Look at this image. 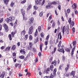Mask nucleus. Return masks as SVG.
Returning a JSON list of instances; mask_svg holds the SVG:
<instances>
[{
    "label": "nucleus",
    "mask_w": 78,
    "mask_h": 78,
    "mask_svg": "<svg viewBox=\"0 0 78 78\" xmlns=\"http://www.w3.org/2000/svg\"><path fill=\"white\" fill-rule=\"evenodd\" d=\"M76 41H74L73 42L72 44H71L70 45V47H71V48H72V47L73 46V48H75L76 47Z\"/></svg>",
    "instance_id": "obj_1"
},
{
    "label": "nucleus",
    "mask_w": 78,
    "mask_h": 78,
    "mask_svg": "<svg viewBox=\"0 0 78 78\" xmlns=\"http://www.w3.org/2000/svg\"><path fill=\"white\" fill-rule=\"evenodd\" d=\"M7 22V23H9V22H12V18L11 17H10L9 18H8L6 20H5Z\"/></svg>",
    "instance_id": "obj_2"
},
{
    "label": "nucleus",
    "mask_w": 78,
    "mask_h": 78,
    "mask_svg": "<svg viewBox=\"0 0 78 78\" xmlns=\"http://www.w3.org/2000/svg\"><path fill=\"white\" fill-rule=\"evenodd\" d=\"M3 27L6 30V32H8V26L6 24L4 23L3 25Z\"/></svg>",
    "instance_id": "obj_3"
},
{
    "label": "nucleus",
    "mask_w": 78,
    "mask_h": 78,
    "mask_svg": "<svg viewBox=\"0 0 78 78\" xmlns=\"http://www.w3.org/2000/svg\"><path fill=\"white\" fill-rule=\"evenodd\" d=\"M58 51H59V52H62V53H64V48H61L60 49H58Z\"/></svg>",
    "instance_id": "obj_4"
},
{
    "label": "nucleus",
    "mask_w": 78,
    "mask_h": 78,
    "mask_svg": "<svg viewBox=\"0 0 78 78\" xmlns=\"http://www.w3.org/2000/svg\"><path fill=\"white\" fill-rule=\"evenodd\" d=\"M34 20V18H31L29 20V22L30 23H33V20Z\"/></svg>",
    "instance_id": "obj_5"
},
{
    "label": "nucleus",
    "mask_w": 78,
    "mask_h": 78,
    "mask_svg": "<svg viewBox=\"0 0 78 78\" xmlns=\"http://www.w3.org/2000/svg\"><path fill=\"white\" fill-rule=\"evenodd\" d=\"M29 45H28L27 46V48L28 50H31V48H32L31 47H32L31 43H29Z\"/></svg>",
    "instance_id": "obj_6"
},
{
    "label": "nucleus",
    "mask_w": 78,
    "mask_h": 78,
    "mask_svg": "<svg viewBox=\"0 0 78 78\" xmlns=\"http://www.w3.org/2000/svg\"><path fill=\"white\" fill-rule=\"evenodd\" d=\"M66 30H67V28H66V27L65 26H64L62 28V33L63 35H64V32H66Z\"/></svg>",
    "instance_id": "obj_7"
},
{
    "label": "nucleus",
    "mask_w": 78,
    "mask_h": 78,
    "mask_svg": "<svg viewBox=\"0 0 78 78\" xmlns=\"http://www.w3.org/2000/svg\"><path fill=\"white\" fill-rule=\"evenodd\" d=\"M21 12L22 13V14L23 16H24L25 14V9H21Z\"/></svg>",
    "instance_id": "obj_8"
},
{
    "label": "nucleus",
    "mask_w": 78,
    "mask_h": 78,
    "mask_svg": "<svg viewBox=\"0 0 78 78\" xmlns=\"http://www.w3.org/2000/svg\"><path fill=\"white\" fill-rule=\"evenodd\" d=\"M75 24H74V22L72 21L70 24V28H72L74 26Z\"/></svg>",
    "instance_id": "obj_9"
},
{
    "label": "nucleus",
    "mask_w": 78,
    "mask_h": 78,
    "mask_svg": "<svg viewBox=\"0 0 78 78\" xmlns=\"http://www.w3.org/2000/svg\"><path fill=\"white\" fill-rule=\"evenodd\" d=\"M20 53H22V54H23V55H24V54H25V53L26 52H25V49H21L20 51Z\"/></svg>",
    "instance_id": "obj_10"
},
{
    "label": "nucleus",
    "mask_w": 78,
    "mask_h": 78,
    "mask_svg": "<svg viewBox=\"0 0 78 78\" xmlns=\"http://www.w3.org/2000/svg\"><path fill=\"white\" fill-rule=\"evenodd\" d=\"M57 69L56 68H55L54 70L53 71V74L54 75V76H56V71H57Z\"/></svg>",
    "instance_id": "obj_11"
},
{
    "label": "nucleus",
    "mask_w": 78,
    "mask_h": 78,
    "mask_svg": "<svg viewBox=\"0 0 78 78\" xmlns=\"http://www.w3.org/2000/svg\"><path fill=\"white\" fill-rule=\"evenodd\" d=\"M3 1L5 4V5H8V3L9 1V0H3Z\"/></svg>",
    "instance_id": "obj_12"
},
{
    "label": "nucleus",
    "mask_w": 78,
    "mask_h": 78,
    "mask_svg": "<svg viewBox=\"0 0 78 78\" xmlns=\"http://www.w3.org/2000/svg\"><path fill=\"white\" fill-rule=\"evenodd\" d=\"M65 50L66 51H67V52H70V48H65Z\"/></svg>",
    "instance_id": "obj_13"
},
{
    "label": "nucleus",
    "mask_w": 78,
    "mask_h": 78,
    "mask_svg": "<svg viewBox=\"0 0 78 78\" xmlns=\"http://www.w3.org/2000/svg\"><path fill=\"white\" fill-rule=\"evenodd\" d=\"M26 33V31L25 30H23L22 32L21 33V34H22V35H23V36H24L25 35V34Z\"/></svg>",
    "instance_id": "obj_14"
},
{
    "label": "nucleus",
    "mask_w": 78,
    "mask_h": 78,
    "mask_svg": "<svg viewBox=\"0 0 78 78\" xmlns=\"http://www.w3.org/2000/svg\"><path fill=\"white\" fill-rule=\"evenodd\" d=\"M5 76V72H3L1 76H0V77L1 78H4V76Z\"/></svg>",
    "instance_id": "obj_15"
},
{
    "label": "nucleus",
    "mask_w": 78,
    "mask_h": 78,
    "mask_svg": "<svg viewBox=\"0 0 78 78\" xmlns=\"http://www.w3.org/2000/svg\"><path fill=\"white\" fill-rule=\"evenodd\" d=\"M38 40H39V39H38V37H37V38H36V39H35L34 40V43H37V42H38Z\"/></svg>",
    "instance_id": "obj_16"
},
{
    "label": "nucleus",
    "mask_w": 78,
    "mask_h": 78,
    "mask_svg": "<svg viewBox=\"0 0 78 78\" xmlns=\"http://www.w3.org/2000/svg\"><path fill=\"white\" fill-rule=\"evenodd\" d=\"M10 49H11V47H8L5 49V50H6L8 51H9V50H10Z\"/></svg>",
    "instance_id": "obj_17"
},
{
    "label": "nucleus",
    "mask_w": 78,
    "mask_h": 78,
    "mask_svg": "<svg viewBox=\"0 0 78 78\" xmlns=\"http://www.w3.org/2000/svg\"><path fill=\"white\" fill-rule=\"evenodd\" d=\"M35 3L36 5H38L39 3V4H40V3H39V1L38 0H36Z\"/></svg>",
    "instance_id": "obj_18"
},
{
    "label": "nucleus",
    "mask_w": 78,
    "mask_h": 78,
    "mask_svg": "<svg viewBox=\"0 0 78 78\" xmlns=\"http://www.w3.org/2000/svg\"><path fill=\"white\" fill-rule=\"evenodd\" d=\"M69 66H70V65H69V64H68L67 65V67H66L65 69V70L66 71H67V70H68Z\"/></svg>",
    "instance_id": "obj_19"
},
{
    "label": "nucleus",
    "mask_w": 78,
    "mask_h": 78,
    "mask_svg": "<svg viewBox=\"0 0 78 78\" xmlns=\"http://www.w3.org/2000/svg\"><path fill=\"white\" fill-rule=\"evenodd\" d=\"M31 5H30L28 6V7H27V11H28V10H29V9H31Z\"/></svg>",
    "instance_id": "obj_20"
},
{
    "label": "nucleus",
    "mask_w": 78,
    "mask_h": 78,
    "mask_svg": "<svg viewBox=\"0 0 78 78\" xmlns=\"http://www.w3.org/2000/svg\"><path fill=\"white\" fill-rule=\"evenodd\" d=\"M15 3L14 2H12L11 3L10 5V6L11 7H13V6H14V4H15Z\"/></svg>",
    "instance_id": "obj_21"
},
{
    "label": "nucleus",
    "mask_w": 78,
    "mask_h": 78,
    "mask_svg": "<svg viewBox=\"0 0 78 78\" xmlns=\"http://www.w3.org/2000/svg\"><path fill=\"white\" fill-rule=\"evenodd\" d=\"M75 71H73L71 72L70 75H73V76H74V75H75Z\"/></svg>",
    "instance_id": "obj_22"
},
{
    "label": "nucleus",
    "mask_w": 78,
    "mask_h": 78,
    "mask_svg": "<svg viewBox=\"0 0 78 78\" xmlns=\"http://www.w3.org/2000/svg\"><path fill=\"white\" fill-rule=\"evenodd\" d=\"M74 6H73V8L74 9H76L77 8V5H76V3H74L73 4Z\"/></svg>",
    "instance_id": "obj_23"
},
{
    "label": "nucleus",
    "mask_w": 78,
    "mask_h": 78,
    "mask_svg": "<svg viewBox=\"0 0 78 78\" xmlns=\"http://www.w3.org/2000/svg\"><path fill=\"white\" fill-rule=\"evenodd\" d=\"M37 34H38V33H37V29L36 30V31L35 33L34 34V36L35 37H36L37 36Z\"/></svg>",
    "instance_id": "obj_24"
},
{
    "label": "nucleus",
    "mask_w": 78,
    "mask_h": 78,
    "mask_svg": "<svg viewBox=\"0 0 78 78\" xmlns=\"http://www.w3.org/2000/svg\"><path fill=\"white\" fill-rule=\"evenodd\" d=\"M40 50L41 51V52H42V44H40Z\"/></svg>",
    "instance_id": "obj_25"
},
{
    "label": "nucleus",
    "mask_w": 78,
    "mask_h": 78,
    "mask_svg": "<svg viewBox=\"0 0 78 78\" xmlns=\"http://www.w3.org/2000/svg\"><path fill=\"white\" fill-rule=\"evenodd\" d=\"M38 8L36 5H34V9H35V10H37L38 9Z\"/></svg>",
    "instance_id": "obj_26"
},
{
    "label": "nucleus",
    "mask_w": 78,
    "mask_h": 78,
    "mask_svg": "<svg viewBox=\"0 0 78 78\" xmlns=\"http://www.w3.org/2000/svg\"><path fill=\"white\" fill-rule=\"evenodd\" d=\"M55 22H53L52 26V27L53 28H55Z\"/></svg>",
    "instance_id": "obj_27"
},
{
    "label": "nucleus",
    "mask_w": 78,
    "mask_h": 78,
    "mask_svg": "<svg viewBox=\"0 0 78 78\" xmlns=\"http://www.w3.org/2000/svg\"><path fill=\"white\" fill-rule=\"evenodd\" d=\"M50 6H51L50 5H46V7L47 9H50Z\"/></svg>",
    "instance_id": "obj_28"
},
{
    "label": "nucleus",
    "mask_w": 78,
    "mask_h": 78,
    "mask_svg": "<svg viewBox=\"0 0 78 78\" xmlns=\"http://www.w3.org/2000/svg\"><path fill=\"white\" fill-rule=\"evenodd\" d=\"M41 26H39L38 27V31H41V30H42V29H41Z\"/></svg>",
    "instance_id": "obj_29"
},
{
    "label": "nucleus",
    "mask_w": 78,
    "mask_h": 78,
    "mask_svg": "<svg viewBox=\"0 0 78 78\" xmlns=\"http://www.w3.org/2000/svg\"><path fill=\"white\" fill-rule=\"evenodd\" d=\"M29 39L30 41H31L33 39V37L31 35H30L29 36Z\"/></svg>",
    "instance_id": "obj_30"
},
{
    "label": "nucleus",
    "mask_w": 78,
    "mask_h": 78,
    "mask_svg": "<svg viewBox=\"0 0 78 78\" xmlns=\"http://www.w3.org/2000/svg\"><path fill=\"white\" fill-rule=\"evenodd\" d=\"M33 30V26H31L29 29V30L32 31Z\"/></svg>",
    "instance_id": "obj_31"
},
{
    "label": "nucleus",
    "mask_w": 78,
    "mask_h": 78,
    "mask_svg": "<svg viewBox=\"0 0 78 78\" xmlns=\"http://www.w3.org/2000/svg\"><path fill=\"white\" fill-rule=\"evenodd\" d=\"M64 66V64H61V65L59 66V69L60 70H61V67H62Z\"/></svg>",
    "instance_id": "obj_32"
},
{
    "label": "nucleus",
    "mask_w": 78,
    "mask_h": 78,
    "mask_svg": "<svg viewBox=\"0 0 78 78\" xmlns=\"http://www.w3.org/2000/svg\"><path fill=\"white\" fill-rule=\"evenodd\" d=\"M12 49L14 50L16 49V46L15 45H13L12 48Z\"/></svg>",
    "instance_id": "obj_33"
},
{
    "label": "nucleus",
    "mask_w": 78,
    "mask_h": 78,
    "mask_svg": "<svg viewBox=\"0 0 78 78\" xmlns=\"http://www.w3.org/2000/svg\"><path fill=\"white\" fill-rule=\"evenodd\" d=\"M56 48H54V51H52V54L53 55V54H54V53H55V51H56Z\"/></svg>",
    "instance_id": "obj_34"
},
{
    "label": "nucleus",
    "mask_w": 78,
    "mask_h": 78,
    "mask_svg": "<svg viewBox=\"0 0 78 78\" xmlns=\"http://www.w3.org/2000/svg\"><path fill=\"white\" fill-rule=\"evenodd\" d=\"M19 66H20V64H19V63H16L15 64V66L16 68L17 67H18Z\"/></svg>",
    "instance_id": "obj_35"
},
{
    "label": "nucleus",
    "mask_w": 78,
    "mask_h": 78,
    "mask_svg": "<svg viewBox=\"0 0 78 78\" xmlns=\"http://www.w3.org/2000/svg\"><path fill=\"white\" fill-rule=\"evenodd\" d=\"M41 37H43L44 36V34L43 33H41Z\"/></svg>",
    "instance_id": "obj_36"
},
{
    "label": "nucleus",
    "mask_w": 78,
    "mask_h": 78,
    "mask_svg": "<svg viewBox=\"0 0 78 78\" xmlns=\"http://www.w3.org/2000/svg\"><path fill=\"white\" fill-rule=\"evenodd\" d=\"M49 36H49V35H48L46 37V40H47V41H48V39H49Z\"/></svg>",
    "instance_id": "obj_37"
},
{
    "label": "nucleus",
    "mask_w": 78,
    "mask_h": 78,
    "mask_svg": "<svg viewBox=\"0 0 78 78\" xmlns=\"http://www.w3.org/2000/svg\"><path fill=\"white\" fill-rule=\"evenodd\" d=\"M28 34H27L26 35H25V40H27V39H28Z\"/></svg>",
    "instance_id": "obj_38"
},
{
    "label": "nucleus",
    "mask_w": 78,
    "mask_h": 78,
    "mask_svg": "<svg viewBox=\"0 0 78 78\" xmlns=\"http://www.w3.org/2000/svg\"><path fill=\"white\" fill-rule=\"evenodd\" d=\"M27 2V0H24L23 1L21 2V3H25V2Z\"/></svg>",
    "instance_id": "obj_39"
},
{
    "label": "nucleus",
    "mask_w": 78,
    "mask_h": 78,
    "mask_svg": "<svg viewBox=\"0 0 78 78\" xmlns=\"http://www.w3.org/2000/svg\"><path fill=\"white\" fill-rule=\"evenodd\" d=\"M20 59H23L24 58V56H21L20 57Z\"/></svg>",
    "instance_id": "obj_40"
},
{
    "label": "nucleus",
    "mask_w": 78,
    "mask_h": 78,
    "mask_svg": "<svg viewBox=\"0 0 78 78\" xmlns=\"http://www.w3.org/2000/svg\"><path fill=\"white\" fill-rule=\"evenodd\" d=\"M44 44L46 45H48V41H45L44 42Z\"/></svg>",
    "instance_id": "obj_41"
},
{
    "label": "nucleus",
    "mask_w": 78,
    "mask_h": 78,
    "mask_svg": "<svg viewBox=\"0 0 78 78\" xmlns=\"http://www.w3.org/2000/svg\"><path fill=\"white\" fill-rule=\"evenodd\" d=\"M23 16V19L24 20H27V18L26 17H24V16Z\"/></svg>",
    "instance_id": "obj_42"
},
{
    "label": "nucleus",
    "mask_w": 78,
    "mask_h": 78,
    "mask_svg": "<svg viewBox=\"0 0 78 78\" xmlns=\"http://www.w3.org/2000/svg\"><path fill=\"white\" fill-rule=\"evenodd\" d=\"M32 30H29V34H32Z\"/></svg>",
    "instance_id": "obj_43"
},
{
    "label": "nucleus",
    "mask_w": 78,
    "mask_h": 78,
    "mask_svg": "<svg viewBox=\"0 0 78 78\" xmlns=\"http://www.w3.org/2000/svg\"><path fill=\"white\" fill-rule=\"evenodd\" d=\"M53 76L52 75V74H51V75H50V76L49 77L50 78H53Z\"/></svg>",
    "instance_id": "obj_44"
},
{
    "label": "nucleus",
    "mask_w": 78,
    "mask_h": 78,
    "mask_svg": "<svg viewBox=\"0 0 78 78\" xmlns=\"http://www.w3.org/2000/svg\"><path fill=\"white\" fill-rule=\"evenodd\" d=\"M72 30H73V33H75V28L73 27V29H72Z\"/></svg>",
    "instance_id": "obj_45"
},
{
    "label": "nucleus",
    "mask_w": 78,
    "mask_h": 78,
    "mask_svg": "<svg viewBox=\"0 0 78 78\" xmlns=\"http://www.w3.org/2000/svg\"><path fill=\"white\" fill-rule=\"evenodd\" d=\"M50 70V68H48L46 69V71H47V72H49Z\"/></svg>",
    "instance_id": "obj_46"
},
{
    "label": "nucleus",
    "mask_w": 78,
    "mask_h": 78,
    "mask_svg": "<svg viewBox=\"0 0 78 78\" xmlns=\"http://www.w3.org/2000/svg\"><path fill=\"white\" fill-rule=\"evenodd\" d=\"M29 55L30 56H33V54L31 52L29 53Z\"/></svg>",
    "instance_id": "obj_47"
},
{
    "label": "nucleus",
    "mask_w": 78,
    "mask_h": 78,
    "mask_svg": "<svg viewBox=\"0 0 78 78\" xmlns=\"http://www.w3.org/2000/svg\"><path fill=\"white\" fill-rule=\"evenodd\" d=\"M27 75H28V76H30V72H28L27 73L26 75V76H27Z\"/></svg>",
    "instance_id": "obj_48"
},
{
    "label": "nucleus",
    "mask_w": 78,
    "mask_h": 78,
    "mask_svg": "<svg viewBox=\"0 0 78 78\" xmlns=\"http://www.w3.org/2000/svg\"><path fill=\"white\" fill-rule=\"evenodd\" d=\"M68 22L69 23H71V22H72V20H71V18H69V20H68Z\"/></svg>",
    "instance_id": "obj_49"
},
{
    "label": "nucleus",
    "mask_w": 78,
    "mask_h": 78,
    "mask_svg": "<svg viewBox=\"0 0 78 78\" xmlns=\"http://www.w3.org/2000/svg\"><path fill=\"white\" fill-rule=\"evenodd\" d=\"M3 22V18L0 19V23H2Z\"/></svg>",
    "instance_id": "obj_50"
},
{
    "label": "nucleus",
    "mask_w": 78,
    "mask_h": 78,
    "mask_svg": "<svg viewBox=\"0 0 78 78\" xmlns=\"http://www.w3.org/2000/svg\"><path fill=\"white\" fill-rule=\"evenodd\" d=\"M52 4H53V5H56L57 3L56 2H52Z\"/></svg>",
    "instance_id": "obj_51"
},
{
    "label": "nucleus",
    "mask_w": 78,
    "mask_h": 78,
    "mask_svg": "<svg viewBox=\"0 0 78 78\" xmlns=\"http://www.w3.org/2000/svg\"><path fill=\"white\" fill-rule=\"evenodd\" d=\"M75 14H76L78 13V11H77V10H75Z\"/></svg>",
    "instance_id": "obj_52"
},
{
    "label": "nucleus",
    "mask_w": 78,
    "mask_h": 78,
    "mask_svg": "<svg viewBox=\"0 0 78 78\" xmlns=\"http://www.w3.org/2000/svg\"><path fill=\"white\" fill-rule=\"evenodd\" d=\"M69 73H67L66 75V76L67 77H69Z\"/></svg>",
    "instance_id": "obj_53"
},
{
    "label": "nucleus",
    "mask_w": 78,
    "mask_h": 78,
    "mask_svg": "<svg viewBox=\"0 0 78 78\" xmlns=\"http://www.w3.org/2000/svg\"><path fill=\"white\" fill-rule=\"evenodd\" d=\"M50 69H53V65H51L50 66Z\"/></svg>",
    "instance_id": "obj_54"
},
{
    "label": "nucleus",
    "mask_w": 78,
    "mask_h": 78,
    "mask_svg": "<svg viewBox=\"0 0 78 78\" xmlns=\"http://www.w3.org/2000/svg\"><path fill=\"white\" fill-rule=\"evenodd\" d=\"M40 16H43V13H42V12H40Z\"/></svg>",
    "instance_id": "obj_55"
},
{
    "label": "nucleus",
    "mask_w": 78,
    "mask_h": 78,
    "mask_svg": "<svg viewBox=\"0 0 78 78\" xmlns=\"http://www.w3.org/2000/svg\"><path fill=\"white\" fill-rule=\"evenodd\" d=\"M67 12L68 13H69L70 12V9H69L67 10Z\"/></svg>",
    "instance_id": "obj_56"
},
{
    "label": "nucleus",
    "mask_w": 78,
    "mask_h": 78,
    "mask_svg": "<svg viewBox=\"0 0 78 78\" xmlns=\"http://www.w3.org/2000/svg\"><path fill=\"white\" fill-rule=\"evenodd\" d=\"M75 48H73H73L72 49V51L74 52V51H75Z\"/></svg>",
    "instance_id": "obj_57"
},
{
    "label": "nucleus",
    "mask_w": 78,
    "mask_h": 78,
    "mask_svg": "<svg viewBox=\"0 0 78 78\" xmlns=\"http://www.w3.org/2000/svg\"><path fill=\"white\" fill-rule=\"evenodd\" d=\"M37 61H38V60L37 59V58H36L35 59V63L37 62Z\"/></svg>",
    "instance_id": "obj_58"
},
{
    "label": "nucleus",
    "mask_w": 78,
    "mask_h": 78,
    "mask_svg": "<svg viewBox=\"0 0 78 78\" xmlns=\"http://www.w3.org/2000/svg\"><path fill=\"white\" fill-rule=\"evenodd\" d=\"M58 9H59V10H60V9H61V5H59L58 6Z\"/></svg>",
    "instance_id": "obj_59"
},
{
    "label": "nucleus",
    "mask_w": 78,
    "mask_h": 78,
    "mask_svg": "<svg viewBox=\"0 0 78 78\" xmlns=\"http://www.w3.org/2000/svg\"><path fill=\"white\" fill-rule=\"evenodd\" d=\"M16 55V54L15 53V52H14L13 54V56H15Z\"/></svg>",
    "instance_id": "obj_60"
},
{
    "label": "nucleus",
    "mask_w": 78,
    "mask_h": 78,
    "mask_svg": "<svg viewBox=\"0 0 78 78\" xmlns=\"http://www.w3.org/2000/svg\"><path fill=\"white\" fill-rule=\"evenodd\" d=\"M62 58H63V59H62L64 61V60H65V57L64 56H63Z\"/></svg>",
    "instance_id": "obj_61"
},
{
    "label": "nucleus",
    "mask_w": 78,
    "mask_h": 78,
    "mask_svg": "<svg viewBox=\"0 0 78 78\" xmlns=\"http://www.w3.org/2000/svg\"><path fill=\"white\" fill-rule=\"evenodd\" d=\"M1 50H3L4 49V46H2L1 48Z\"/></svg>",
    "instance_id": "obj_62"
},
{
    "label": "nucleus",
    "mask_w": 78,
    "mask_h": 78,
    "mask_svg": "<svg viewBox=\"0 0 78 78\" xmlns=\"http://www.w3.org/2000/svg\"><path fill=\"white\" fill-rule=\"evenodd\" d=\"M17 45L18 46H20V42H18L17 43Z\"/></svg>",
    "instance_id": "obj_63"
},
{
    "label": "nucleus",
    "mask_w": 78,
    "mask_h": 78,
    "mask_svg": "<svg viewBox=\"0 0 78 78\" xmlns=\"http://www.w3.org/2000/svg\"><path fill=\"white\" fill-rule=\"evenodd\" d=\"M38 56H41V52L39 53L38 54Z\"/></svg>",
    "instance_id": "obj_64"
}]
</instances>
